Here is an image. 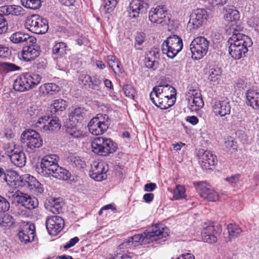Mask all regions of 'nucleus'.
Masks as SVG:
<instances>
[{
	"label": "nucleus",
	"instance_id": "obj_1",
	"mask_svg": "<svg viewBox=\"0 0 259 259\" xmlns=\"http://www.w3.org/2000/svg\"><path fill=\"white\" fill-rule=\"evenodd\" d=\"M59 156L57 154L46 155L41 160L40 167L37 168L38 172L46 177L52 176L63 180H67L70 178L71 174L68 170L59 165Z\"/></svg>",
	"mask_w": 259,
	"mask_h": 259
},
{
	"label": "nucleus",
	"instance_id": "obj_2",
	"mask_svg": "<svg viewBox=\"0 0 259 259\" xmlns=\"http://www.w3.org/2000/svg\"><path fill=\"white\" fill-rule=\"evenodd\" d=\"M167 230V228H164L161 225L155 224L152 226L150 231L135 235L130 240L131 242H136L144 244L153 241H158L159 243L164 241V239L168 236Z\"/></svg>",
	"mask_w": 259,
	"mask_h": 259
},
{
	"label": "nucleus",
	"instance_id": "obj_3",
	"mask_svg": "<svg viewBox=\"0 0 259 259\" xmlns=\"http://www.w3.org/2000/svg\"><path fill=\"white\" fill-rule=\"evenodd\" d=\"M110 120L106 114H98L88 123L89 132L93 135L103 134L109 127Z\"/></svg>",
	"mask_w": 259,
	"mask_h": 259
},
{
	"label": "nucleus",
	"instance_id": "obj_4",
	"mask_svg": "<svg viewBox=\"0 0 259 259\" xmlns=\"http://www.w3.org/2000/svg\"><path fill=\"white\" fill-rule=\"evenodd\" d=\"M181 38L176 35L169 36L161 45V51L169 58H174L183 49Z\"/></svg>",
	"mask_w": 259,
	"mask_h": 259
},
{
	"label": "nucleus",
	"instance_id": "obj_5",
	"mask_svg": "<svg viewBox=\"0 0 259 259\" xmlns=\"http://www.w3.org/2000/svg\"><path fill=\"white\" fill-rule=\"evenodd\" d=\"M93 151L101 156H107L116 151L112 141L104 137L96 138L92 143Z\"/></svg>",
	"mask_w": 259,
	"mask_h": 259
},
{
	"label": "nucleus",
	"instance_id": "obj_6",
	"mask_svg": "<svg viewBox=\"0 0 259 259\" xmlns=\"http://www.w3.org/2000/svg\"><path fill=\"white\" fill-rule=\"evenodd\" d=\"M25 26L30 31L36 34H44L49 28L47 20L38 15L27 17Z\"/></svg>",
	"mask_w": 259,
	"mask_h": 259
},
{
	"label": "nucleus",
	"instance_id": "obj_7",
	"mask_svg": "<svg viewBox=\"0 0 259 259\" xmlns=\"http://www.w3.org/2000/svg\"><path fill=\"white\" fill-rule=\"evenodd\" d=\"M243 27L236 25L232 26L230 29H227L229 34L231 36L228 40V45H235V43L238 46H245L246 47L251 46L252 42L251 39L247 35L242 33Z\"/></svg>",
	"mask_w": 259,
	"mask_h": 259
},
{
	"label": "nucleus",
	"instance_id": "obj_8",
	"mask_svg": "<svg viewBox=\"0 0 259 259\" xmlns=\"http://www.w3.org/2000/svg\"><path fill=\"white\" fill-rule=\"evenodd\" d=\"M20 141L27 147V150L29 152L40 148L43 144L42 139L40 135L33 130L23 132L21 136Z\"/></svg>",
	"mask_w": 259,
	"mask_h": 259
},
{
	"label": "nucleus",
	"instance_id": "obj_9",
	"mask_svg": "<svg viewBox=\"0 0 259 259\" xmlns=\"http://www.w3.org/2000/svg\"><path fill=\"white\" fill-rule=\"evenodd\" d=\"M209 45V41L204 37L194 38L190 45L192 58L195 60L201 59L207 54Z\"/></svg>",
	"mask_w": 259,
	"mask_h": 259
},
{
	"label": "nucleus",
	"instance_id": "obj_10",
	"mask_svg": "<svg viewBox=\"0 0 259 259\" xmlns=\"http://www.w3.org/2000/svg\"><path fill=\"white\" fill-rule=\"evenodd\" d=\"M37 130L47 133H52L60 129L61 123L58 118L45 116L39 118L35 124Z\"/></svg>",
	"mask_w": 259,
	"mask_h": 259
},
{
	"label": "nucleus",
	"instance_id": "obj_11",
	"mask_svg": "<svg viewBox=\"0 0 259 259\" xmlns=\"http://www.w3.org/2000/svg\"><path fill=\"white\" fill-rule=\"evenodd\" d=\"M8 197L13 201L21 204L23 206L32 210L36 208L38 204V201L35 197H32L27 194L16 191L15 192L10 193Z\"/></svg>",
	"mask_w": 259,
	"mask_h": 259
},
{
	"label": "nucleus",
	"instance_id": "obj_12",
	"mask_svg": "<svg viewBox=\"0 0 259 259\" xmlns=\"http://www.w3.org/2000/svg\"><path fill=\"white\" fill-rule=\"evenodd\" d=\"M149 19L152 23L162 25H168L170 20L165 8L162 6L152 8L149 13Z\"/></svg>",
	"mask_w": 259,
	"mask_h": 259
},
{
	"label": "nucleus",
	"instance_id": "obj_13",
	"mask_svg": "<svg viewBox=\"0 0 259 259\" xmlns=\"http://www.w3.org/2000/svg\"><path fill=\"white\" fill-rule=\"evenodd\" d=\"M108 170V166L105 162L95 161L92 165L90 176L96 181H101L107 178Z\"/></svg>",
	"mask_w": 259,
	"mask_h": 259
},
{
	"label": "nucleus",
	"instance_id": "obj_14",
	"mask_svg": "<svg viewBox=\"0 0 259 259\" xmlns=\"http://www.w3.org/2000/svg\"><path fill=\"white\" fill-rule=\"evenodd\" d=\"M46 225L49 233L56 236L60 232L64 225L63 219L57 215L48 217Z\"/></svg>",
	"mask_w": 259,
	"mask_h": 259
},
{
	"label": "nucleus",
	"instance_id": "obj_15",
	"mask_svg": "<svg viewBox=\"0 0 259 259\" xmlns=\"http://www.w3.org/2000/svg\"><path fill=\"white\" fill-rule=\"evenodd\" d=\"M196 189L200 196L209 201H216L219 200V195L209 185L204 182L197 183Z\"/></svg>",
	"mask_w": 259,
	"mask_h": 259
},
{
	"label": "nucleus",
	"instance_id": "obj_16",
	"mask_svg": "<svg viewBox=\"0 0 259 259\" xmlns=\"http://www.w3.org/2000/svg\"><path fill=\"white\" fill-rule=\"evenodd\" d=\"M188 96V107L191 111H197L203 107L204 102L199 91L190 90Z\"/></svg>",
	"mask_w": 259,
	"mask_h": 259
},
{
	"label": "nucleus",
	"instance_id": "obj_17",
	"mask_svg": "<svg viewBox=\"0 0 259 259\" xmlns=\"http://www.w3.org/2000/svg\"><path fill=\"white\" fill-rule=\"evenodd\" d=\"M220 231V226L209 225L202 231V238L205 242L214 243L218 240L217 235Z\"/></svg>",
	"mask_w": 259,
	"mask_h": 259
},
{
	"label": "nucleus",
	"instance_id": "obj_18",
	"mask_svg": "<svg viewBox=\"0 0 259 259\" xmlns=\"http://www.w3.org/2000/svg\"><path fill=\"white\" fill-rule=\"evenodd\" d=\"M208 17L207 12L203 9H197L191 15L189 25L193 26L194 29L199 28Z\"/></svg>",
	"mask_w": 259,
	"mask_h": 259
},
{
	"label": "nucleus",
	"instance_id": "obj_19",
	"mask_svg": "<svg viewBox=\"0 0 259 259\" xmlns=\"http://www.w3.org/2000/svg\"><path fill=\"white\" fill-rule=\"evenodd\" d=\"M213 111L215 115L221 117L229 115L231 112V105L228 98H222L216 101L213 106Z\"/></svg>",
	"mask_w": 259,
	"mask_h": 259
},
{
	"label": "nucleus",
	"instance_id": "obj_20",
	"mask_svg": "<svg viewBox=\"0 0 259 259\" xmlns=\"http://www.w3.org/2000/svg\"><path fill=\"white\" fill-rule=\"evenodd\" d=\"M130 16L131 18H136L147 11L148 8L147 3L141 0H133L130 5Z\"/></svg>",
	"mask_w": 259,
	"mask_h": 259
},
{
	"label": "nucleus",
	"instance_id": "obj_21",
	"mask_svg": "<svg viewBox=\"0 0 259 259\" xmlns=\"http://www.w3.org/2000/svg\"><path fill=\"white\" fill-rule=\"evenodd\" d=\"M35 226L33 224H24L19 232L18 235L21 242L25 243L32 241L34 238Z\"/></svg>",
	"mask_w": 259,
	"mask_h": 259
},
{
	"label": "nucleus",
	"instance_id": "obj_22",
	"mask_svg": "<svg viewBox=\"0 0 259 259\" xmlns=\"http://www.w3.org/2000/svg\"><path fill=\"white\" fill-rule=\"evenodd\" d=\"M79 80L84 85H88L90 89L94 90H99L102 84V81L97 75L91 76L82 73L79 75Z\"/></svg>",
	"mask_w": 259,
	"mask_h": 259
},
{
	"label": "nucleus",
	"instance_id": "obj_23",
	"mask_svg": "<svg viewBox=\"0 0 259 259\" xmlns=\"http://www.w3.org/2000/svg\"><path fill=\"white\" fill-rule=\"evenodd\" d=\"M239 12L234 8H226L224 18L225 20L228 22L229 28L228 29H230L233 25L241 26L239 22Z\"/></svg>",
	"mask_w": 259,
	"mask_h": 259
},
{
	"label": "nucleus",
	"instance_id": "obj_24",
	"mask_svg": "<svg viewBox=\"0 0 259 259\" xmlns=\"http://www.w3.org/2000/svg\"><path fill=\"white\" fill-rule=\"evenodd\" d=\"M155 95V97L157 101V106L162 109H166L174 104V100L168 98L167 96L164 95L161 92H158V90L154 87L152 91L151 92V96Z\"/></svg>",
	"mask_w": 259,
	"mask_h": 259
},
{
	"label": "nucleus",
	"instance_id": "obj_25",
	"mask_svg": "<svg viewBox=\"0 0 259 259\" xmlns=\"http://www.w3.org/2000/svg\"><path fill=\"white\" fill-rule=\"evenodd\" d=\"M37 45H31L23 48L21 57L23 60L28 62L34 60L39 55V50Z\"/></svg>",
	"mask_w": 259,
	"mask_h": 259
},
{
	"label": "nucleus",
	"instance_id": "obj_26",
	"mask_svg": "<svg viewBox=\"0 0 259 259\" xmlns=\"http://www.w3.org/2000/svg\"><path fill=\"white\" fill-rule=\"evenodd\" d=\"M217 162L216 156L212 154V152L209 151H205L203 152L199 158V163L203 169H211L210 166L214 165Z\"/></svg>",
	"mask_w": 259,
	"mask_h": 259
},
{
	"label": "nucleus",
	"instance_id": "obj_27",
	"mask_svg": "<svg viewBox=\"0 0 259 259\" xmlns=\"http://www.w3.org/2000/svg\"><path fill=\"white\" fill-rule=\"evenodd\" d=\"M13 88L16 91L23 92L31 89L26 74L18 77L15 80Z\"/></svg>",
	"mask_w": 259,
	"mask_h": 259
},
{
	"label": "nucleus",
	"instance_id": "obj_28",
	"mask_svg": "<svg viewBox=\"0 0 259 259\" xmlns=\"http://www.w3.org/2000/svg\"><path fill=\"white\" fill-rule=\"evenodd\" d=\"M23 8L18 5H6L0 7V15L19 16L21 14Z\"/></svg>",
	"mask_w": 259,
	"mask_h": 259
},
{
	"label": "nucleus",
	"instance_id": "obj_29",
	"mask_svg": "<svg viewBox=\"0 0 259 259\" xmlns=\"http://www.w3.org/2000/svg\"><path fill=\"white\" fill-rule=\"evenodd\" d=\"M10 40L14 43L18 44L24 42L35 43L36 39L28 34L19 31L15 32L11 35L10 37Z\"/></svg>",
	"mask_w": 259,
	"mask_h": 259
},
{
	"label": "nucleus",
	"instance_id": "obj_30",
	"mask_svg": "<svg viewBox=\"0 0 259 259\" xmlns=\"http://www.w3.org/2000/svg\"><path fill=\"white\" fill-rule=\"evenodd\" d=\"M158 54L155 51H150L146 54L144 59V63L146 67L155 69L158 66L157 59Z\"/></svg>",
	"mask_w": 259,
	"mask_h": 259
},
{
	"label": "nucleus",
	"instance_id": "obj_31",
	"mask_svg": "<svg viewBox=\"0 0 259 259\" xmlns=\"http://www.w3.org/2000/svg\"><path fill=\"white\" fill-rule=\"evenodd\" d=\"M236 44V43H235ZM229 52L230 55L235 59L238 60L244 56L248 51V47L241 46H238L237 45H229Z\"/></svg>",
	"mask_w": 259,
	"mask_h": 259
},
{
	"label": "nucleus",
	"instance_id": "obj_32",
	"mask_svg": "<svg viewBox=\"0 0 259 259\" xmlns=\"http://www.w3.org/2000/svg\"><path fill=\"white\" fill-rule=\"evenodd\" d=\"M246 103L253 109H259V93L254 90H248L246 94Z\"/></svg>",
	"mask_w": 259,
	"mask_h": 259
},
{
	"label": "nucleus",
	"instance_id": "obj_33",
	"mask_svg": "<svg viewBox=\"0 0 259 259\" xmlns=\"http://www.w3.org/2000/svg\"><path fill=\"white\" fill-rule=\"evenodd\" d=\"M12 162L16 166L22 167L25 165L26 156L25 153L20 150H16L10 155Z\"/></svg>",
	"mask_w": 259,
	"mask_h": 259
},
{
	"label": "nucleus",
	"instance_id": "obj_34",
	"mask_svg": "<svg viewBox=\"0 0 259 259\" xmlns=\"http://www.w3.org/2000/svg\"><path fill=\"white\" fill-rule=\"evenodd\" d=\"M86 111V110L82 107L75 108L70 113V120L73 123L81 122L85 117Z\"/></svg>",
	"mask_w": 259,
	"mask_h": 259
},
{
	"label": "nucleus",
	"instance_id": "obj_35",
	"mask_svg": "<svg viewBox=\"0 0 259 259\" xmlns=\"http://www.w3.org/2000/svg\"><path fill=\"white\" fill-rule=\"evenodd\" d=\"M39 92L46 96L48 95H54L59 91L58 85L53 83H44L39 87Z\"/></svg>",
	"mask_w": 259,
	"mask_h": 259
},
{
	"label": "nucleus",
	"instance_id": "obj_36",
	"mask_svg": "<svg viewBox=\"0 0 259 259\" xmlns=\"http://www.w3.org/2000/svg\"><path fill=\"white\" fill-rule=\"evenodd\" d=\"M157 90L158 92H161V93H162L164 95H165L169 98L170 100H172L175 98V96L176 95V91L171 86L166 84V85H161L155 87Z\"/></svg>",
	"mask_w": 259,
	"mask_h": 259
},
{
	"label": "nucleus",
	"instance_id": "obj_37",
	"mask_svg": "<svg viewBox=\"0 0 259 259\" xmlns=\"http://www.w3.org/2000/svg\"><path fill=\"white\" fill-rule=\"evenodd\" d=\"M19 175L15 171L7 170L6 176L4 182L11 187H16V183L19 180Z\"/></svg>",
	"mask_w": 259,
	"mask_h": 259
},
{
	"label": "nucleus",
	"instance_id": "obj_38",
	"mask_svg": "<svg viewBox=\"0 0 259 259\" xmlns=\"http://www.w3.org/2000/svg\"><path fill=\"white\" fill-rule=\"evenodd\" d=\"M229 234L228 241L238 237L242 233V229L235 224H230L227 227Z\"/></svg>",
	"mask_w": 259,
	"mask_h": 259
},
{
	"label": "nucleus",
	"instance_id": "obj_39",
	"mask_svg": "<svg viewBox=\"0 0 259 259\" xmlns=\"http://www.w3.org/2000/svg\"><path fill=\"white\" fill-rule=\"evenodd\" d=\"M28 189L36 195L40 194L44 192L42 185L33 176L30 178Z\"/></svg>",
	"mask_w": 259,
	"mask_h": 259
},
{
	"label": "nucleus",
	"instance_id": "obj_40",
	"mask_svg": "<svg viewBox=\"0 0 259 259\" xmlns=\"http://www.w3.org/2000/svg\"><path fill=\"white\" fill-rule=\"evenodd\" d=\"M221 73L220 67L215 65L212 66L208 71V79L211 81L215 82L220 78Z\"/></svg>",
	"mask_w": 259,
	"mask_h": 259
},
{
	"label": "nucleus",
	"instance_id": "obj_41",
	"mask_svg": "<svg viewBox=\"0 0 259 259\" xmlns=\"http://www.w3.org/2000/svg\"><path fill=\"white\" fill-rule=\"evenodd\" d=\"M21 4L24 7L37 10L41 6L42 0H20Z\"/></svg>",
	"mask_w": 259,
	"mask_h": 259
},
{
	"label": "nucleus",
	"instance_id": "obj_42",
	"mask_svg": "<svg viewBox=\"0 0 259 259\" xmlns=\"http://www.w3.org/2000/svg\"><path fill=\"white\" fill-rule=\"evenodd\" d=\"M67 162L73 166L82 167L83 161L79 157L74 154L70 153L67 157Z\"/></svg>",
	"mask_w": 259,
	"mask_h": 259
},
{
	"label": "nucleus",
	"instance_id": "obj_43",
	"mask_svg": "<svg viewBox=\"0 0 259 259\" xmlns=\"http://www.w3.org/2000/svg\"><path fill=\"white\" fill-rule=\"evenodd\" d=\"M26 75L29 81V84H30L31 89L36 87L41 81V77L39 74L26 73Z\"/></svg>",
	"mask_w": 259,
	"mask_h": 259
},
{
	"label": "nucleus",
	"instance_id": "obj_44",
	"mask_svg": "<svg viewBox=\"0 0 259 259\" xmlns=\"http://www.w3.org/2000/svg\"><path fill=\"white\" fill-rule=\"evenodd\" d=\"M52 107H53L52 112H56L58 111H63L66 107V102L65 100L61 99L55 100Z\"/></svg>",
	"mask_w": 259,
	"mask_h": 259
},
{
	"label": "nucleus",
	"instance_id": "obj_45",
	"mask_svg": "<svg viewBox=\"0 0 259 259\" xmlns=\"http://www.w3.org/2000/svg\"><path fill=\"white\" fill-rule=\"evenodd\" d=\"M30 178H32V176L28 174L24 175L22 176H19V180L16 183V187H21L28 188L29 182H30Z\"/></svg>",
	"mask_w": 259,
	"mask_h": 259
},
{
	"label": "nucleus",
	"instance_id": "obj_46",
	"mask_svg": "<svg viewBox=\"0 0 259 259\" xmlns=\"http://www.w3.org/2000/svg\"><path fill=\"white\" fill-rule=\"evenodd\" d=\"M67 45L63 42L56 43L52 48V52L54 55H62L65 53Z\"/></svg>",
	"mask_w": 259,
	"mask_h": 259
},
{
	"label": "nucleus",
	"instance_id": "obj_47",
	"mask_svg": "<svg viewBox=\"0 0 259 259\" xmlns=\"http://www.w3.org/2000/svg\"><path fill=\"white\" fill-rule=\"evenodd\" d=\"M13 217L8 213H3L0 215V225L1 226H10L13 224Z\"/></svg>",
	"mask_w": 259,
	"mask_h": 259
},
{
	"label": "nucleus",
	"instance_id": "obj_48",
	"mask_svg": "<svg viewBox=\"0 0 259 259\" xmlns=\"http://www.w3.org/2000/svg\"><path fill=\"white\" fill-rule=\"evenodd\" d=\"M67 133L73 138H81L84 137L82 132L75 126L67 127Z\"/></svg>",
	"mask_w": 259,
	"mask_h": 259
},
{
	"label": "nucleus",
	"instance_id": "obj_49",
	"mask_svg": "<svg viewBox=\"0 0 259 259\" xmlns=\"http://www.w3.org/2000/svg\"><path fill=\"white\" fill-rule=\"evenodd\" d=\"M185 195V189L184 186L177 185L174 190V198L176 200L181 199L184 198Z\"/></svg>",
	"mask_w": 259,
	"mask_h": 259
},
{
	"label": "nucleus",
	"instance_id": "obj_50",
	"mask_svg": "<svg viewBox=\"0 0 259 259\" xmlns=\"http://www.w3.org/2000/svg\"><path fill=\"white\" fill-rule=\"evenodd\" d=\"M118 0H104V9L106 13L112 12L116 7Z\"/></svg>",
	"mask_w": 259,
	"mask_h": 259
},
{
	"label": "nucleus",
	"instance_id": "obj_51",
	"mask_svg": "<svg viewBox=\"0 0 259 259\" xmlns=\"http://www.w3.org/2000/svg\"><path fill=\"white\" fill-rule=\"evenodd\" d=\"M122 90L125 95L127 97L131 99H134L135 95V90L131 85H124L123 87Z\"/></svg>",
	"mask_w": 259,
	"mask_h": 259
},
{
	"label": "nucleus",
	"instance_id": "obj_52",
	"mask_svg": "<svg viewBox=\"0 0 259 259\" xmlns=\"http://www.w3.org/2000/svg\"><path fill=\"white\" fill-rule=\"evenodd\" d=\"M4 148L9 157L10 155L15 153L16 150H18L17 145L13 142L5 144L4 146Z\"/></svg>",
	"mask_w": 259,
	"mask_h": 259
},
{
	"label": "nucleus",
	"instance_id": "obj_53",
	"mask_svg": "<svg viewBox=\"0 0 259 259\" xmlns=\"http://www.w3.org/2000/svg\"><path fill=\"white\" fill-rule=\"evenodd\" d=\"M145 34L142 33H137L135 37V46L138 50L141 49V46L145 40Z\"/></svg>",
	"mask_w": 259,
	"mask_h": 259
},
{
	"label": "nucleus",
	"instance_id": "obj_54",
	"mask_svg": "<svg viewBox=\"0 0 259 259\" xmlns=\"http://www.w3.org/2000/svg\"><path fill=\"white\" fill-rule=\"evenodd\" d=\"M9 202L4 197L0 196V212H5L9 210Z\"/></svg>",
	"mask_w": 259,
	"mask_h": 259
},
{
	"label": "nucleus",
	"instance_id": "obj_55",
	"mask_svg": "<svg viewBox=\"0 0 259 259\" xmlns=\"http://www.w3.org/2000/svg\"><path fill=\"white\" fill-rule=\"evenodd\" d=\"M8 29V23L5 18L0 15V34H2L7 31Z\"/></svg>",
	"mask_w": 259,
	"mask_h": 259
},
{
	"label": "nucleus",
	"instance_id": "obj_56",
	"mask_svg": "<svg viewBox=\"0 0 259 259\" xmlns=\"http://www.w3.org/2000/svg\"><path fill=\"white\" fill-rule=\"evenodd\" d=\"M38 107L36 105H32L27 109V114L30 116H36L39 113Z\"/></svg>",
	"mask_w": 259,
	"mask_h": 259
},
{
	"label": "nucleus",
	"instance_id": "obj_57",
	"mask_svg": "<svg viewBox=\"0 0 259 259\" xmlns=\"http://www.w3.org/2000/svg\"><path fill=\"white\" fill-rule=\"evenodd\" d=\"M10 55L11 51L8 48L0 45V58H6Z\"/></svg>",
	"mask_w": 259,
	"mask_h": 259
},
{
	"label": "nucleus",
	"instance_id": "obj_58",
	"mask_svg": "<svg viewBox=\"0 0 259 259\" xmlns=\"http://www.w3.org/2000/svg\"><path fill=\"white\" fill-rule=\"evenodd\" d=\"M2 66L9 71H15L19 69V67L16 65L8 63H3Z\"/></svg>",
	"mask_w": 259,
	"mask_h": 259
},
{
	"label": "nucleus",
	"instance_id": "obj_59",
	"mask_svg": "<svg viewBox=\"0 0 259 259\" xmlns=\"http://www.w3.org/2000/svg\"><path fill=\"white\" fill-rule=\"evenodd\" d=\"M225 146L228 148L236 149V142L234 141L232 138H228L225 142Z\"/></svg>",
	"mask_w": 259,
	"mask_h": 259
},
{
	"label": "nucleus",
	"instance_id": "obj_60",
	"mask_svg": "<svg viewBox=\"0 0 259 259\" xmlns=\"http://www.w3.org/2000/svg\"><path fill=\"white\" fill-rule=\"evenodd\" d=\"M78 241H79L78 238L77 237H75L71 239L69 241V242L66 243L65 245L64 248H66V249L69 248L73 246Z\"/></svg>",
	"mask_w": 259,
	"mask_h": 259
},
{
	"label": "nucleus",
	"instance_id": "obj_61",
	"mask_svg": "<svg viewBox=\"0 0 259 259\" xmlns=\"http://www.w3.org/2000/svg\"><path fill=\"white\" fill-rule=\"evenodd\" d=\"M131 240H128L126 241H125L122 243H121L119 246L118 249L121 250V252H122L123 253H124L125 251L124 250H121L122 249L123 250L124 249H127L131 245Z\"/></svg>",
	"mask_w": 259,
	"mask_h": 259
},
{
	"label": "nucleus",
	"instance_id": "obj_62",
	"mask_svg": "<svg viewBox=\"0 0 259 259\" xmlns=\"http://www.w3.org/2000/svg\"><path fill=\"white\" fill-rule=\"evenodd\" d=\"M117 60L115 58L114 56H111L108 57V63L109 66L112 69V70L116 66V65H115V64H116V63H117Z\"/></svg>",
	"mask_w": 259,
	"mask_h": 259
},
{
	"label": "nucleus",
	"instance_id": "obj_63",
	"mask_svg": "<svg viewBox=\"0 0 259 259\" xmlns=\"http://www.w3.org/2000/svg\"><path fill=\"white\" fill-rule=\"evenodd\" d=\"M61 206L59 203H55L54 205L52 206L50 211L53 213H59L61 211Z\"/></svg>",
	"mask_w": 259,
	"mask_h": 259
},
{
	"label": "nucleus",
	"instance_id": "obj_64",
	"mask_svg": "<svg viewBox=\"0 0 259 259\" xmlns=\"http://www.w3.org/2000/svg\"><path fill=\"white\" fill-rule=\"evenodd\" d=\"M128 256L122 252H118L115 254L114 255L109 259H126Z\"/></svg>",
	"mask_w": 259,
	"mask_h": 259
}]
</instances>
